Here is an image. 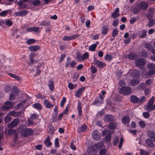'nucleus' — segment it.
<instances>
[{"label":"nucleus","instance_id":"37998d69","mask_svg":"<svg viewBox=\"0 0 155 155\" xmlns=\"http://www.w3.org/2000/svg\"><path fill=\"white\" fill-rule=\"evenodd\" d=\"M140 153L142 155H149L150 152L147 151L142 149H140Z\"/></svg>","mask_w":155,"mask_h":155},{"label":"nucleus","instance_id":"aec40b11","mask_svg":"<svg viewBox=\"0 0 155 155\" xmlns=\"http://www.w3.org/2000/svg\"><path fill=\"white\" fill-rule=\"evenodd\" d=\"M119 12V8H116L115 10L111 13L112 17L114 18H115L118 17L120 15V14H118Z\"/></svg>","mask_w":155,"mask_h":155},{"label":"nucleus","instance_id":"603ef678","mask_svg":"<svg viewBox=\"0 0 155 155\" xmlns=\"http://www.w3.org/2000/svg\"><path fill=\"white\" fill-rule=\"evenodd\" d=\"M111 135L110 134H107L105 137V139L107 142H109L111 140Z\"/></svg>","mask_w":155,"mask_h":155},{"label":"nucleus","instance_id":"e2e57ef3","mask_svg":"<svg viewBox=\"0 0 155 155\" xmlns=\"http://www.w3.org/2000/svg\"><path fill=\"white\" fill-rule=\"evenodd\" d=\"M35 42V40L34 39H29L27 40V43L28 45L32 44Z\"/></svg>","mask_w":155,"mask_h":155},{"label":"nucleus","instance_id":"c756f323","mask_svg":"<svg viewBox=\"0 0 155 155\" xmlns=\"http://www.w3.org/2000/svg\"><path fill=\"white\" fill-rule=\"evenodd\" d=\"M139 82V80L138 79H133L131 81L130 84L131 86H135L138 84Z\"/></svg>","mask_w":155,"mask_h":155},{"label":"nucleus","instance_id":"79ce46f5","mask_svg":"<svg viewBox=\"0 0 155 155\" xmlns=\"http://www.w3.org/2000/svg\"><path fill=\"white\" fill-rule=\"evenodd\" d=\"M155 73V69H151L149 70L147 72L148 76H150L153 75Z\"/></svg>","mask_w":155,"mask_h":155},{"label":"nucleus","instance_id":"39448f33","mask_svg":"<svg viewBox=\"0 0 155 155\" xmlns=\"http://www.w3.org/2000/svg\"><path fill=\"white\" fill-rule=\"evenodd\" d=\"M145 60L143 58H140L135 60V64L137 67L142 66L146 64Z\"/></svg>","mask_w":155,"mask_h":155},{"label":"nucleus","instance_id":"c03bdc74","mask_svg":"<svg viewBox=\"0 0 155 155\" xmlns=\"http://www.w3.org/2000/svg\"><path fill=\"white\" fill-rule=\"evenodd\" d=\"M8 74L12 78H14L15 79L18 80H20V78H19V77L18 76L16 75L15 74H12L11 73H8Z\"/></svg>","mask_w":155,"mask_h":155},{"label":"nucleus","instance_id":"473e14b6","mask_svg":"<svg viewBox=\"0 0 155 155\" xmlns=\"http://www.w3.org/2000/svg\"><path fill=\"white\" fill-rule=\"evenodd\" d=\"M78 104V114L80 116H81L82 115L81 103L80 101H79Z\"/></svg>","mask_w":155,"mask_h":155},{"label":"nucleus","instance_id":"bb28decb","mask_svg":"<svg viewBox=\"0 0 155 155\" xmlns=\"http://www.w3.org/2000/svg\"><path fill=\"white\" fill-rule=\"evenodd\" d=\"M45 143L47 147L50 146L51 145V143L50 142V137L49 136H48L46 138L45 140Z\"/></svg>","mask_w":155,"mask_h":155},{"label":"nucleus","instance_id":"ea45409f","mask_svg":"<svg viewBox=\"0 0 155 155\" xmlns=\"http://www.w3.org/2000/svg\"><path fill=\"white\" fill-rule=\"evenodd\" d=\"M17 132L12 128L9 129L8 131V133L10 135H12L13 134L14 135Z\"/></svg>","mask_w":155,"mask_h":155},{"label":"nucleus","instance_id":"412c9836","mask_svg":"<svg viewBox=\"0 0 155 155\" xmlns=\"http://www.w3.org/2000/svg\"><path fill=\"white\" fill-rule=\"evenodd\" d=\"M40 48L39 46L33 45L31 46L28 47V49L31 51H36L39 50Z\"/></svg>","mask_w":155,"mask_h":155},{"label":"nucleus","instance_id":"f257e3e1","mask_svg":"<svg viewBox=\"0 0 155 155\" xmlns=\"http://www.w3.org/2000/svg\"><path fill=\"white\" fill-rule=\"evenodd\" d=\"M25 125H20L18 129V132L21 133L25 137L32 134L33 132L32 129L25 128Z\"/></svg>","mask_w":155,"mask_h":155},{"label":"nucleus","instance_id":"7ed1b4c3","mask_svg":"<svg viewBox=\"0 0 155 155\" xmlns=\"http://www.w3.org/2000/svg\"><path fill=\"white\" fill-rule=\"evenodd\" d=\"M137 5L140 10L142 9L143 10H146L148 7V3L144 1L141 2Z\"/></svg>","mask_w":155,"mask_h":155},{"label":"nucleus","instance_id":"a18cd8bd","mask_svg":"<svg viewBox=\"0 0 155 155\" xmlns=\"http://www.w3.org/2000/svg\"><path fill=\"white\" fill-rule=\"evenodd\" d=\"M89 54L87 52H85L82 55V61L87 59L89 57Z\"/></svg>","mask_w":155,"mask_h":155},{"label":"nucleus","instance_id":"dca6fc26","mask_svg":"<svg viewBox=\"0 0 155 155\" xmlns=\"http://www.w3.org/2000/svg\"><path fill=\"white\" fill-rule=\"evenodd\" d=\"M98 150L97 147H96V145L95 144L94 146H92L91 148L88 150V152L90 154H92L94 153H96L97 152Z\"/></svg>","mask_w":155,"mask_h":155},{"label":"nucleus","instance_id":"5701e85b","mask_svg":"<svg viewBox=\"0 0 155 155\" xmlns=\"http://www.w3.org/2000/svg\"><path fill=\"white\" fill-rule=\"evenodd\" d=\"M152 141H153L151 139H147L146 140V143L148 146L150 147L153 148L154 147V144Z\"/></svg>","mask_w":155,"mask_h":155},{"label":"nucleus","instance_id":"f8f14e48","mask_svg":"<svg viewBox=\"0 0 155 155\" xmlns=\"http://www.w3.org/2000/svg\"><path fill=\"white\" fill-rule=\"evenodd\" d=\"M130 101L134 104H137L139 101V99L135 95H132L130 97Z\"/></svg>","mask_w":155,"mask_h":155},{"label":"nucleus","instance_id":"cd10ccee","mask_svg":"<svg viewBox=\"0 0 155 155\" xmlns=\"http://www.w3.org/2000/svg\"><path fill=\"white\" fill-rule=\"evenodd\" d=\"M147 31L145 30L140 31L139 32V36L141 38H144L146 36Z\"/></svg>","mask_w":155,"mask_h":155},{"label":"nucleus","instance_id":"6e6552de","mask_svg":"<svg viewBox=\"0 0 155 155\" xmlns=\"http://www.w3.org/2000/svg\"><path fill=\"white\" fill-rule=\"evenodd\" d=\"M93 138L97 141L99 140L101 137V134L97 130H95L92 133Z\"/></svg>","mask_w":155,"mask_h":155},{"label":"nucleus","instance_id":"774afa93","mask_svg":"<svg viewBox=\"0 0 155 155\" xmlns=\"http://www.w3.org/2000/svg\"><path fill=\"white\" fill-rule=\"evenodd\" d=\"M141 56L143 57H146L147 56V52L145 50H142L141 53Z\"/></svg>","mask_w":155,"mask_h":155},{"label":"nucleus","instance_id":"20e7f679","mask_svg":"<svg viewBox=\"0 0 155 155\" xmlns=\"http://www.w3.org/2000/svg\"><path fill=\"white\" fill-rule=\"evenodd\" d=\"M94 64L96 65L97 68H99L100 69L102 68L106 65V64L104 62L101 61L99 60H96L95 57H94Z\"/></svg>","mask_w":155,"mask_h":155},{"label":"nucleus","instance_id":"bf43d9fd","mask_svg":"<svg viewBox=\"0 0 155 155\" xmlns=\"http://www.w3.org/2000/svg\"><path fill=\"white\" fill-rule=\"evenodd\" d=\"M112 55L107 54L106 55L105 59L107 60L110 61L112 59Z\"/></svg>","mask_w":155,"mask_h":155},{"label":"nucleus","instance_id":"6ab92c4d","mask_svg":"<svg viewBox=\"0 0 155 155\" xmlns=\"http://www.w3.org/2000/svg\"><path fill=\"white\" fill-rule=\"evenodd\" d=\"M58 107L57 106H55L54 109V113L53 115V119L54 120H56L58 117Z\"/></svg>","mask_w":155,"mask_h":155},{"label":"nucleus","instance_id":"72a5a7b5","mask_svg":"<svg viewBox=\"0 0 155 155\" xmlns=\"http://www.w3.org/2000/svg\"><path fill=\"white\" fill-rule=\"evenodd\" d=\"M154 98H155L153 97H152L150 98L149 101L148 102L147 107H151V106L152 105L154 100Z\"/></svg>","mask_w":155,"mask_h":155},{"label":"nucleus","instance_id":"0e129e2a","mask_svg":"<svg viewBox=\"0 0 155 155\" xmlns=\"http://www.w3.org/2000/svg\"><path fill=\"white\" fill-rule=\"evenodd\" d=\"M155 109V105H152L151 107H147V110L150 112L152 110H153Z\"/></svg>","mask_w":155,"mask_h":155},{"label":"nucleus","instance_id":"ddd939ff","mask_svg":"<svg viewBox=\"0 0 155 155\" xmlns=\"http://www.w3.org/2000/svg\"><path fill=\"white\" fill-rule=\"evenodd\" d=\"M85 89V87H82L79 88L75 92V95L78 97L79 98L80 97V96L82 94V92Z\"/></svg>","mask_w":155,"mask_h":155},{"label":"nucleus","instance_id":"9d476101","mask_svg":"<svg viewBox=\"0 0 155 155\" xmlns=\"http://www.w3.org/2000/svg\"><path fill=\"white\" fill-rule=\"evenodd\" d=\"M19 122V120L18 119H14L10 124H8V127H9L13 128L16 126Z\"/></svg>","mask_w":155,"mask_h":155},{"label":"nucleus","instance_id":"69168bd1","mask_svg":"<svg viewBox=\"0 0 155 155\" xmlns=\"http://www.w3.org/2000/svg\"><path fill=\"white\" fill-rule=\"evenodd\" d=\"M139 124L140 126L142 128H143L146 126V124L144 121L142 120L140 121L139 122Z\"/></svg>","mask_w":155,"mask_h":155},{"label":"nucleus","instance_id":"4d7b16f0","mask_svg":"<svg viewBox=\"0 0 155 155\" xmlns=\"http://www.w3.org/2000/svg\"><path fill=\"white\" fill-rule=\"evenodd\" d=\"M9 10H6L2 11L0 13V16H5L7 15Z\"/></svg>","mask_w":155,"mask_h":155},{"label":"nucleus","instance_id":"de8ad7c7","mask_svg":"<svg viewBox=\"0 0 155 155\" xmlns=\"http://www.w3.org/2000/svg\"><path fill=\"white\" fill-rule=\"evenodd\" d=\"M4 23L7 26H11L13 24V22L11 20H6Z\"/></svg>","mask_w":155,"mask_h":155},{"label":"nucleus","instance_id":"052dcab7","mask_svg":"<svg viewBox=\"0 0 155 155\" xmlns=\"http://www.w3.org/2000/svg\"><path fill=\"white\" fill-rule=\"evenodd\" d=\"M149 14L147 16H150V17H153V14H154L153 9L152 8H150L149 10Z\"/></svg>","mask_w":155,"mask_h":155},{"label":"nucleus","instance_id":"58836bf2","mask_svg":"<svg viewBox=\"0 0 155 155\" xmlns=\"http://www.w3.org/2000/svg\"><path fill=\"white\" fill-rule=\"evenodd\" d=\"M40 3L41 1L39 0H34L32 2V4L35 7L38 6L40 4Z\"/></svg>","mask_w":155,"mask_h":155},{"label":"nucleus","instance_id":"338daca9","mask_svg":"<svg viewBox=\"0 0 155 155\" xmlns=\"http://www.w3.org/2000/svg\"><path fill=\"white\" fill-rule=\"evenodd\" d=\"M91 72L92 73H95L97 72V69L94 66H93L92 65L91 66Z\"/></svg>","mask_w":155,"mask_h":155},{"label":"nucleus","instance_id":"f704fd0d","mask_svg":"<svg viewBox=\"0 0 155 155\" xmlns=\"http://www.w3.org/2000/svg\"><path fill=\"white\" fill-rule=\"evenodd\" d=\"M154 98H155L153 97H152L150 98L149 101L148 102L147 107H151V106L152 105L154 100Z\"/></svg>","mask_w":155,"mask_h":155},{"label":"nucleus","instance_id":"2f4dec72","mask_svg":"<svg viewBox=\"0 0 155 155\" xmlns=\"http://www.w3.org/2000/svg\"><path fill=\"white\" fill-rule=\"evenodd\" d=\"M12 93L15 94L16 96H18L19 93V91L17 89V87L14 86L12 87Z\"/></svg>","mask_w":155,"mask_h":155},{"label":"nucleus","instance_id":"393cba45","mask_svg":"<svg viewBox=\"0 0 155 155\" xmlns=\"http://www.w3.org/2000/svg\"><path fill=\"white\" fill-rule=\"evenodd\" d=\"M144 46L147 49L151 51L152 52L154 49L153 46L151 44L149 43H145L144 44Z\"/></svg>","mask_w":155,"mask_h":155},{"label":"nucleus","instance_id":"2eb2a0df","mask_svg":"<svg viewBox=\"0 0 155 155\" xmlns=\"http://www.w3.org/2000/svg\"><path fill=\"white\" fill-rule=\"evenodd\" d=\"M43 104L45 107L47 108H50L54 106L53 104H51L47 99H45L44 101Z\"/></svg>","mask_w":155,"mask_h":155},{"label":"nucleus","instance_id":"f03ea898","mask_svg":"<svg viewBox=\"0 0 155 155\" xmlns=\"http://www.w3.org/2000/svg\"><path fill=\"white\" fill-rule=\"evenodd\" d=\"M132 92L131 88L128 87H123L120 89L119 91L120 93L123 94L124 96L129 95Z\"/></svg>","mask_w":155,"mask_h":155},{"label":"nucleus","instance_id":"6e6d98bb","mask_svg":"<svg viewBox=\"0 0 155 155\" xmlns=\"http://www.w3.org/2000/svg\"><path fill=\"white\" fill-rule=\"evenodd\" d=\"M118 31L117 28L114 29L112 32V36L114 38L117 36L118 34Z\"/></svg>","mask_w":155,"mask_h":155},{"label":"nucleus","instance_id":"a19ab883","mask_svg":"<svg viewBox=\"0 0 155 155\" xmlns=\"http://www.w3.org/2000/svg\"><path fill=\"white\" fill-rule=\"evenodd\" d=\"M113 144L114 146H116L118 143L119 141V137H116L113 140Z\"/></svg>","mask_w":155,"mask_h":155},{"label":"nucleus","instance_id":"4be33fe9","mask_svg":"<svg viewBox=\"0 0 155 155\" xmlns=\"http://www.w3.org/2000/svg\"><path fill=\"white\" fill-rule=\"evenodd\" d=\"M130 121V117L128 116H124L122 118V122L124 124H126L128 123H129Z\"/></svg>","mask_w":155,"mask_h":155},{"label":"nucleus","instance_id":"c85d7f7f","mask_svg":"<svg viewBox=\"0 0 155 155\" xmlns=\"http://www.w3.org/2000/svg\"><path fill=\"white\" fill-rule=\"evenodd\" d=\"M101 31L103 35L107 34L108 31V27L107 26H103L102 28Z\"/></svg>","mask_w":155,"mask_h":155},{"label":"nucleus","instance_id":"7c9ffc66","mask_svg":"<svg viewBox=\"0 0 155 155\" xmlns=\"http://www.w3.org/2000/svg\"><path fill=\"white\" fill-rule=\"evenodd\" d=\"M32 106L33 107L39 110H41L42 108L41 104L38 103H36L33 104H32Z\"/></svg>","mask_w":155,"mask_h":155},{"label":"nucleus","instance_id":"09e8293b","mask_svg":"<svg viewBox=\"0 0 155 155\" xmlns=\"http://www.w3.org/2000/svg\"><path fill=\"white\" fill-rule=\"evenodd\" d=\"M12 119V118L10 116L7 115L4 118V120L5 123H8L10 122Z\"/></svg>","mask_w":155,"mask_h":155},{"label":"nucleus","instance_id":"e433bc0d","mask_svg":"<svg viewBox=\"0 0 155 155\" xmlns=\"http://www.w3.org/2000/svg\"><path fill=\"white\" fill-rule=\"evenodd\" d=\"M76 58L77 59L80 61H82V55H81V53L79 52H77L76 54Z\"/></svg>","mask_w":155,"mask_h":155},{"label":"nucleus","instance_id":"680f3d73","mask_svg":"<svg viewBox=\"0 0 155 155\" xmlns=\"http://www.w3.org/2000/svg\"><path fill=\"white\" fill-rule=\"evenodd\" d=\"M16 96L15 94L12 93L10 94L9 99L10 100L13 101L15 99V97Z\"/></svg>","mask_w":155,"mask_h":155},{"label":"nucleus","instance_id":"13d9d810","mask_svg":"<svg viewBox=\"0 0 155 155\" xmlns=\"http://www.w3.org/2000/svg\"><path fill=\"white\" fill-rule=\"evenodd\" d=\"M96 47V45L93 44L91 46H89V50L92 51H94L95 50Z\"/></svg>","mask_w":155,"mask_h":155},{"label":"nucleus","instance_id":"864d4df0","mask_svg":"<svg viewBox=\"0 0 155 155\" xmlns=\"http://www.w3.org/2000/svg\"><path fill=\"white\" fill-rule=\"evenodd\" d=\"M147 67L151 69H155V64L153 63H150L147 66Z\"/></svg>","mask_w":155,"mask_h":155},{"label":"nucleus","instance_id":"3c124183","mask_svg":"<svg viewBox=\"0 0 155 155\" xmlns=\"http://www.w3.org/2000/svg\"><path fill=\"white\" fill-rule=\"evenodd\" d=\"M107 152V150L105 149H102L99 151L100 155H104Z\"/></svg>","mask_w":155,"mask_h":155},{"label":"nucleus","instance_id":"5fc2aeb1","mask_svg":"<svg viewBox=\"0 0 155 155\" xmlns=\"http://www.w3.org/2000/svg\"><path fill=\"white\" fill-rule=\"evenodd\" d=\"M14 103L12 101H6L5 103V104L8 105L11 107H12L14 105Z\"/></svg>","mask_w":155,"mask_h":155},{"label":"nucleus","instance_id":"0eeeda50","mask_svg":"<svg viewBox=\"0 0 155 155\" xmlns=\"http://www.w3.org/2000/svg\"><path fill=\"white\" fill-rule=\"evenodd\" d=\"M28 13L27 10H24L20 11L15 12L14 15L17 16H24L25 15Z\"/></svg>","mask_w":155,"mask_h":155},{"label":"nucleus","instance_id":"423d86ee","mask_svg":"<svg viewBox=\"0 0 155 155\" xmlns=\"http://www.w3.org/2000/svg\"><path fill=\"white\" fill-rule=\"evenodd\" d=\"M79 36V35L78 34H75L70 36H64L63 38V39L64 41H70L71 40L75 39Z\"/></svg>","mask_w":155,"mask_h":155},{"label":"nucleus","instance_id":"1a4fd4ad","mask_svg":"<svg viewBox=\"0 0 155 155\" xmlns=\"http://www.w3.org/2000/svg\"><path fill=\"white\" fill-rule=\"evenodd\" d=\"M150 16H147V18L149 20L147 25L149 27L153 26L155 25V19L152 18V17H150Z\"/></svg>","mask_w":155,"mask_h":155},{"label":"nucleus","instance_id":"49530a36","mask_svg":"<svg viewBox=\"0 0 155 155\" xmlns=\"http://www.w3.org/2000/svg\"><path fill=\"white\" fill-rule=\"evenodd\" d=\"M68 107H67L64 111L60 114V115L59 117V120H60V118L63 116L64 114H67L68 113Z\"/></svg>","mask_w":155,"mask_h":155},{"label":"nucleus","instance_id":"9b49d317","mask_svg":"<svg viewBox=\"0 0 155 155\" xmlns=\"http://www.w3.org/2000/svg\"><path fill=\"white\" fill-rule=\"evenodd\" d=\"M148 137L154 142H155V132L151 130H149L147 132Z\"/></svg>","mask_w":155,"mask_h":155},{"label":"nucleus","instance_id":"4468645a","mask_svg":"<svg viewBox=\"0 0 155 155\" xmlns=\"http://www.w3.org/2000/svg\"><path fill=\"white\" fill-rule=\"evenodd\" d=\"M22 112L21 111L15 112L14 110H13L9 112L8 114L9 115L15 117H16L20 116Z\"/></svg>","mask_w":155,"mask_h":155},{"label":"nucleus","instance_id":"a878e982","mask_svg":"<svg viewBox=\"0 0 155 155\" xmlns=\"http://www.w3.org/2000/svg\"><path fill=\"white\" fill-rule=\"evenodd\" d=\"M27 30L28 31H34L35 32L40 31V28L38 27H31L27 28Z\"/></svg>","mask_w":155,"mask_h":155},{"label":"nucleus","instance_id":"b1692460","mask_svg":"<svg viewBox=\"0 0 155 155\" xmlns=\"http://www.w3.org/2000/svg\"><path fill=\"white\" fill-rule=\"evenodd\" d=\"M35 55L34 53H31L30 54L29 58L30 60V61L29 62V64L30 65L35 64L37 62L36 61H34L33 59V58Z\"/></svg>","mask_w":155,"mask_h":155},{"label":"nucleus","instance_id":"c9c22d12","mask_svg":"<svg viewBox=\"0 0 155 155\" xmlns=\"http://www.w3.org/2000/svg\"><path fill=\"white\" fill-rule=\"evenodd\" d=\"M48 86L51 90L52 91L54 88V82L51 80H50L48 83Z\"/></svg>","mask_w":155,"mask_h":155},{"label":"nucleus","instance_id":"4c0bfd02","mask_svg":"<svg viewBox=\"0 0 155 155\" xmlns=\"http://www.w3.org/2000/svg\"><path fill=\"white\" fill-rule=\"evenodd\" d=\"M117 124L115 123H113L110 124L108 126V128L112 130L116 128Z\"/></svg>","mask_w":155,"mask_h":155},{"label":"nucleus","instance_id":"8fccbe9b","mask_svg":"<svg viewBox=\"0 0 155 155\" xmlns=\"http://www.w3.org/2000/svg\"><path fill=\"white\" fill-rule=\"evenodd\" d=\"M140 10V9L139 8V7H138V6L137 5L136 7L134 8L133 9V13L135 14L138 13Z\"/></svg>","mask_w":155,"mask_h":155},{"label":"nucleus","instance_id":"a211bd4d","mask_svg":"<svg viewBox=\"0 0 155 155\" xmlns=\"http://www.w3.org/2000/svg\"><path fill=\"white\" fill-rule=\"evenodd\" d=\"M104 120L109 122H113L114 120V117L110 115H105L104 117Z\"/></svg>","mask_w":155,"mask_h":155},{"label":"nucleus","instance_id":"f3484780","mask_svg":"<svg viewBox=\"0 0 155 155\" xmlns=\"http://www.w3.org/2000/svg\"><path fill=\"white\" fill-rule=\"evenodd\" d=\"M138 57V55L133 52L130 53L128 55V58L130 60H134Z\"/></svg>","mask_w":155,"mask_h":155}]
</instances>
